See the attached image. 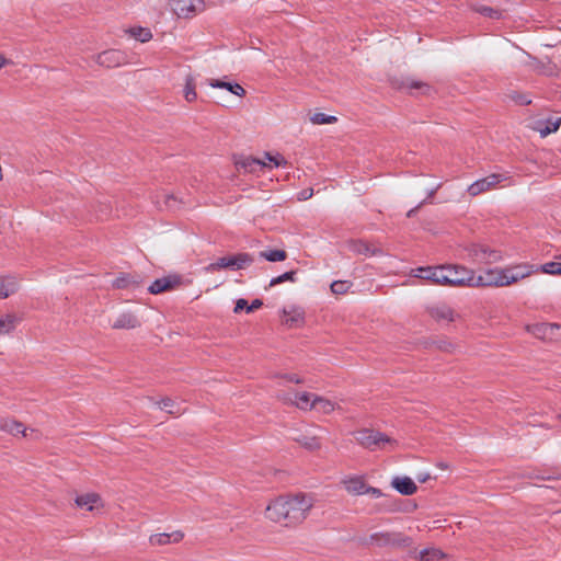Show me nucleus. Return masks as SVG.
Listing matches in <instances>:
<instances>
[{
    "instance_id": "obj_41",
    "label": "nucleus",
    "mask_w": 561,
    "mask_h": 561,
    "mask_svg": "<svg viewBox=\"0 0 561 561\" xmlns=\"http://www.w3.org/2000/svg\"><path fill=\"white\" fill-rule=\"evenodd\" d=\"M352 284L348 280H334L331 284V290L335 295H342L347 293Z\"/></svg>"
},
{
    "instance_id": "obj_2",
    "label": "nucleus",
    "mask_w": 561,
    "mask_h": 561,
    "mask_svg": "<svg viewBox=\"0 0 561 561\" xmlns=\"http://www.w3.org/2000/svg\"><path fill=\"white\" fill-rule=\"evenodd\" d=\"M354 437L360 446L369 450L385 449L386 445L392 446L397 444V442L388 435L369 428L356 431Z\"/></svg>"
},
{
    "instance_id": "obj_18",
    "label": "nucleus",
    "mask_w": 561,
    "mask_h": 561,
    "mask_svg": "<svg viewBox=\"0 0 561 561\" xmlns=\"http://www.w3.org/2000/svg\"><path fill=\"white\" fill-rule=\"evenodd\" d=\"M140 325H141V321L139 320V318L135 313L127 311V312L121 313L116 318V320L112 324V328L116 329V330H122V329L130 330V329L139 328Z\"/></svg>"
},
{
    "instance_id": "obj_25",
    "label": "nucleus",
    "mask_w": 561,
    "mask_h": 561,
    "mask_svg": "<svg viewBox=\"0 0 561 561\" xmlns=\"http://www.w3.org/2000/svg\"><path fill=\"white\" fill-rule=\"evenodd\" d=\"M348 248L356 254H363L365 256H373L381 253L380 250L374 249L369 243L362 240H353L350 242Z\"/></svg>"
},
{
    "instance_id": "obj_54",
    "label": "nucleus",
    "mask_w": 561,
    "mask_h": 561,
    "mask_svg": "<svg viewBox=\"0 0 561 561\" xmlns=\"http://www.w3.org/2000/svg\"><path fill=\"white\" fill-rule=\"evenodd\" d=\"M430 478L431 476L428 473H420L417 476V480L422 483L426 482Z\"/></svg>"
},
{
    "instance_id": "obj_49",
    "label": "nucleus",
    "mask_w": 561,
    "mask_h": 561,
    "mask_svg": "<svg viewBox=\"0 0 561 561\" xmlns=\"http://www.w3.org/2000/svg\"><path fill=\"white\" fill-rule=\"evenodd\" d=\"M100 213H101V214L96 216V217H98V219H101V220H102V219H104L105 217H107V216L110 215V213H111V207H110V205H107V204H102V205H101Z\"/></svg>"
},
{
    "instance_id": "obj_16",
    "label": "nucleus",
    "mask_w": 561,
    "mask_h": 561,
    "mask_svg": "<svg viewBox=\"0 0 561 561\" xmlns=\"http://www.w3.org/2000/svg\"><path fill=\"white\" fill-rule=\"evenodd\" d=\"M503 271L505 274L504 283H506V286H508L529 276L536 270L534 268V265H516L513 267L503 268Z\"/></svg>"
},
{
    "instance_id": "obj_8",
    "label": "nucleus",
    "mask_w": 561,
    "mask_h": 561,
    "mask_svg": "<svg viewBox=\"0 0 561 561\" xmlns=\"http://www.w3.org/2000/svg\"><path fill=\"white\" fill-rule=\"evenodd\" d=\"M467 251L468 255L480 264H493L503 259L500 250L491 249L489 245L482 243H473L467 248Z\"/></svg>"
},
{
    "instance_id": "obj_48",
    "label": "nucleus",
    "mask_w": 561,
    "mask_h": 561,
    "mask_svg": "<svg viewBox=\"0 0 561 561\" xmlns=\"http://www.w3.org/2000/svg\"><path fill=\"white\" fill-rule=\"evenodd\" d=\"M248 306H249V305H248V301H247L245 299H243V298H240V299H238V300L236 301V306H234L233 311H234L236 313H239V312H240V311H242V310H245V311H247V307H248Z\"/></svg>"
},
{
    "instance_id": "obj_30",
    "label": "nucleus",
    "mask_w": 561,
    "mask_h": 561,
    "mask_svg": "<svg viewBox=\"0 0 561 561\" xmlns=\"http://www.w3.org/2000/svg\"><path fill=\"white\" fill-rule=\"evenodd\" d=\"M0 430L11 433V434H22L25 436V426L14 420L3 419L0 420Z\"/></svg>"
},
{
    "instance_id": "obj_59",
    "label": "nucleus",
    "mask_w": 561,
    "mask_h": 561,
    "mask_svg": "<svg viewBox=\"0 0 561 561\" xmlns=\"http://www.w3.org/2000/svg\"><path fill=\"white\" fill-rule=\"evenodd\" d=\"M559 334H560V337H559V340H560L561 339V331H559Z\"/></svg>"
},
{
    "instance_id": "obj_55",
    "label": "nucleus",
    "mask_w": 561,
    "mask_h": 561,
    "mask_svg": "<svg viewBox=\"0 0 561 561\" xmlns=\"http://www.w3.org/2000/svg\"><path fill=\"white\" fill-rule=\"evenodd\" d=\"M439 186L440 185H437L435 188L431 190L428 192L427 198H432L435 195L436 191L439 188Z\"/></svg>"
},
{
    "instance_id": "obj_14",
    "label": "nucleus",
    "mask_w": 561,
    "mask_h": 561,
    "mask_svg": "<svg viewBox=\"0 0 561 561\" xmlns=\"http://www.w3.org/2000/svg\"><path fill=\"white\" fill-rule=\"evenodd\" d=\"M444 265L440 266H426V267H417L415 270H412V275L414 277L430 280L433 284L436 285H443L444 286Z\"/></svg>"
},
{
    "instance_id": "obj_35",
    "label": "nucleus",
    "mask_w": 561,
    "mask_h": 561,
    "mask_svg": "<svg viewBox=\"0 0 561 561\" xmlns=\"http://www.w3.org/2000/svg\"><path fill=\"white\" fill-rule=\"evenodd\" d=\"M313 404H314L313 409H316L324 414H329V413L333 412L335 409V404L332 401H330L325 398L319 397V396L313 398Z\"/></svg>"
},
{
    "instance_id": "obj_36",
    "label": "nucleus",
    "mask_w": 561,
    "mask_h": 561,
    "mask_svg": "<svg viewBox=\"0 0 561 561\" xmlns=\"http://www.w3.org/2000/svg\"><path fill=\"white\" fill-rule=\"evenodd\" d=\"M295 440L308 450H317L321 447L319 439L316 436L300 435Z\"/></svg>"
},
{
    "instance_id": "obj_53",
    "label": "nucleus",
    "mask_w": 561,
    "mask_h": 561,
    "mask_svg": "<svg viewBox=\"0 0 561 561\" xmlns=\"http://www.w3.org/2000/svg\"><path fill=\"white\" fill-rule=\"evenodd\" d=\"M312 193H313L312 188H310V190H304V191L300 193V197H299V199L306 201V199H308V198H310V197L312 196Z\"/></svg>"
},
{
    "instance_id": "obj_37",
    "label": "nucleus",
    "mask_w": 561,
    "mask_h": 561,
    "mask_svg": "<svg viewBox=\"0 0 561 561\" xmlns=\"http://www.w3.org/2000/svg\"><path fill=\"white\" fill-rule=\"evenodd\" d=\"M128 33L130 34L131 37H134L135 39H137L141 43H146L152 38V33L147 27H141V26L131 27L128 31Z\"/></svg>"
},
{
    "instance_id": "obj_57",
    "label": "nucleus",
    "mask_w": 561,
    "mask_h": 561,
    "mask_svg": "<svg viewBox=\"0 0 561 561\" xmlns=\"http://www.w3.org/2000/svg\"><path fill=\"white\" fill-rule=\"evenodd\" d=\"M7 60L0 55V69L5 65Z\"/></svg>"
},
{
    "instance_id": "obj_13",
    "label": "nucleus",
    "mask_w": 561,
    "mask_h": 561,
    "mask_svg": "<svg viewBox=\"0 0 561 561\" xmlns=\"http://www.w3.org/2000/svg\"><path fill=\"white\" fill-rule=\"evenodd\" d=\"M182 284V276L170 274L162 278L156 279L149 287L148 291L152 295H159L165 291L176 289Z\"/></svg>"
},
{
    "instance_id": "obj_7",
    "label": "nucleus",
    "mask_w": 561,
    "mask_h": 561,
    "mask_svg": "<svg viewBox=\"0 0 561 561\" xmlns=\"http://www.w3.org/2000/svg\"><path fill=\"white\" fill-rule=\"evenodd\" d=\"M444 286L470 287L471 270L462 265H444Z\"/></svg>"
},
{
    "instance_id": "obj_43",
    "label": "nucleus",
    "mask_w": 561,
    "mask_h": 561,
    "mask_svg": "<svg viewBox=\"0 0 561 561\" xmlns=\"http://www.w3.org/2000/svg\"><path fill=\"white\" fill-rule=\"evenodd\" d=\"M478 12H480L484 16H489L491 19H500L502 16L501 11L493 9L491 7H481Z\"/></svg>"
},
{
    "instance_id": "obj_38",
    "label": "nucleus",
    "mask_w": 561,
    "mask_h": 561,
    "mask_svg": "<svg viewBox=\"0 0 561 561\" xmlns=\"http://www.w3.org/2000/svg\"><path fill=\"white\" fill-rule=\"evenodd\" d=\"M296 275H297V271L295 270H291V271H288V272H285L284 274L282 275H278L276 277H273L270 282V285L268 287H273V286H276L278 284H282L284 282H291V283H295L296 282Z\"/></svg>"
},
{
    "instance_id": "obj_34",
    "label": "nucleus",
    "mask_w": 561,
    "mask_h": 561,
    "mask_svg": "<svg viewBox=\"0 0 561 561\" xmlns=\"http://www.w3.org/2000/svg\"><path fill=\"white\" fill-rule=\"evenodd\" d=\"M18 323V318L14 314H5V317L0 318V335L8 334L12 332Z\"/></svg>"
},
{
    "instance_id": "obj_32",
    "label": "nucleus",
    "mask_w": 561,
    "mask_h": 561,
    "mask_svg": "<svg viewBox=\"0 0 561 561\" xmlns=\"http://www.w3.org/2000/svg\"><path fill=\"white\" fill-rule=\"evenodd\" d=\"M259 255L268 262H280L287 259V252L280 249L261 251Z\"/></svg>"
},
{
    "instance_id": "obj_12",
    "label": "nucleus",
    "mask_w": 561,
    "mask_h": 561,
    "mask_svg": "<svg viewBox=\"0 0 561 561\" xmlns=\"http://www.w3.org/2000/svg\"><path fill=\"white\" fill-rule=\"evenodd\" d=\"M527 330L537 339L547 341H557L560 337L561 324L558 323H535L528 325Z\"/></svg>"
},
{
    "instance_id": "obj_44",
    "label": "nucleus",
    "mask_w": 561,
    "mask_h": 561,
    "mask_svg": "<svg viewBox=\"0 0 561 561\" xmlns=\"http://www.w3.org/2000/svg\"><path fill=\"white\" fill-rule=\"evenodd\" d=\"M266 158L268 159L270 162H272L275 167H282V165H285L287 162L286 160L284 159L283 156L280 154H277V156H272L270 153H266Z\"/></svg>"
},
{
    "instance_id": "obj_20",
    "label": "nucleus",
    "mask_w": 561,
    "mask_h": 561,
    "mask_svg": "<svg viewBox=\"0 0 561 561\" xmlns=\"http://www.w3.org/2000/svg\"><path fill=\"white\" fill-rule=\"evenodd\" d=\"M184 538V534L181 530H175L173 533L167 534H154L149 537V542L151 546H164L171 542H180Z\"/></svg>"
},
{
    "instance_id": "obj_22",
    "label": "nucleus",
    "mask_w": 561,
    "mask_h": 561,
    "mask_svg": "<svg viewBox=\"0 0 561 561\" xmlns=\"http://www.w3.org/2000/svg\"><path fill=\"white\" fill-rule=\"evenodd\" d=\"M138 278L136 275L122 273L112 282V286L115 289H134L140 284Z\"/></svg>"
},
{
    "instance_id": "obj_50",
    "label": "nucleus",
    "mask_w": 561,
    "mask_h": 561,
    "mask_svg": "<svg viewBox=\"0 0 561 561\" xmlns=\"http://www.w3.org/2000/svg\"><path fill=\"white\" fill-rule=\"evenodd\" d=\"M263 306V301L261 299H254L251 305L247 307V312H253L254 310L261 308Z\"/></svg>"
},
{
    "instance_id": "obj_11",
    "label": "nucleus",
    "mask_w": 561,
    "mask_h": 561,
    "mask_svg": "<svg viewBox=\"0 0 561 561\" xmlns=\"http://www.w3.org/2000/svg\"><path fill=\"white\" fill-rule=\"evenodd\" d=\"M506 180L504 174L492 173L483 179L474 181L469 185L467 192L470 196H478L484 192L494 188L499 183Z\"/></svg>"
},
{
    "instance_id": "obj_47",
    "label": "nucleus",
    "mask_w": 561,
    "mask_h": 561,
    "mask_svg": "<svg viewBox=\"0 0 561 561\" xmlns=\"http://www.w3.org/2000/svg\"><path fill=\"white\" fill-rule=\"evenodd\" d=\"M365 494H369V495H371L375 499H378V497L382 496V492H381L380 489L374 488V486H370V485H367V484H366V488H365Z\"/></svg>"
},
{
    "instance_id": "obj_1",
    "label": "nucleus",
    "mask_w": 561,
    "mask_h": 561,
    "mask_svg": "<svg viewBox=\"0 0 561 561\" xmlns=\"http://www.w3.org/2000/svg\"><path fill=\"white\" fill-rule=\"evenodd\" d=\"M312 505L311 499L305 494L279 496L267 505L265 516L271 522L294 527L306 519Z\"/></svg>"
},
{
    "instance_id": "obj_29",
    "label": "nucleus",
    "mask_w": 561,
    "mask_h": 561,
    "mask_svg": "<svg viewBox=\"0 0 561 561\" xmlns=\"http://www.w3.org/2000/svg\"><path fill=\"white\" fill-rule=\"evenodd\" d=\"M561 124V117L557 118H548L545 122H538V127L536 128L542 137L548 136L551 133H554L559 129Z\"/></svg>"
},
{
    "instance_id": "obj_27",
    "label": "nucleus",
    "mask_w": 561,
    "mask_h": 561,
    "mask_svg": "<svg viewBox=\"0 0 561 561\" xmlns=\"http://www.w3.org/2000/svg\"><path fill=\"white\" fill-rule=\"evenodd\" d=\"M348 493L362 495L365 494L366 483L362 477H352L343 481Z\"/></svg>"
},
{
    "instance_id": "obj_17",
    "label": "nucleus",
    "mask_w": 561,
    "mask_h": 561,
    "mask_svg": "<svg viewBox=\"0 0 561 561\" xmlns=\"http://www.w3.org/2000/svg\"><path fill=\"white\" fill-rule=\"evenodd\" d=\"M430 316L436 321H448L455 320L456 313L451 307L446 304H437L427 308Z\"/></svg>"
},
{
    "instance_id": "obj_46",
    "label": "nucleus",
    "mask_w": 561,
    "mask_h": 561,
    "mask_svg": "<svg viewBox=\"0 0 561 561\" xmlns=\"http://www.w3.org/2000/svg\"><path fill=\"white\" fill-rule=\"evenodd\" d=\"M438 350L444 352H451L454 350V344L446 340H439L435 342Z\"/></svg>"
},
{
    "instance_id": "obj_58",
    "label": "nucleus",
    "mask_w": 561,
    "mask_h": 561,
    "mask_svg": "<svg viewBox=\"0 0 561 561\" xmlns=\"http://www.w3.org/2000/svg\"><path fill=\"white\" fill-rule=\"evenodd\" d=\"M557 259L561 260V254L559 256H557Z\"/></svg>"
},
{
    "instance_id": "obj_4",
    "label": "nucleus",
    "mask_w": 561,
    "mask_h": 561,
    "mask_svg": "<svg viewBox=\"0 0 561 561\" xmlns=\"http://www.w3.org/2000/svg\"><path fill=\"white\" fill-rule=\"evenodd\" d=\"M505 274L503 268H488L483 270L480 274H476L471 270V284L470 287H503L506 286Z\"/></svg>"
},
{
    "instance_id": "obj_21",
    "label": "nucleus",
    "mask_w": 561,
    "mask_h": 561,
    "mask_svg": "<svg viewBox=\"0 0 561 561\" xmlns=\"http://www.w3.org/2000/svg\"><path fill=\"white\" fill-rule=\"evenodd\" d=\"M391 485L402 495H412L417 491V486L410 477H394Z\"/></svg>"
},
{
    "instance_id": "obj_19",
    "label": "nucleus",
    "mask_w": 561,
    "mask_h": 561,
    "mask_svg": "<svg viewBox=\"0 0 561 561\" xmlns=\"http://www.w3.org/2000/svg\"><path fill=\"white\" fill-rule=\"evenodd\" d=\"M76 505L81 510L92 512L102 506V499L96 493H87L76 497Z\"/></svg>"
},
{
    "instance_id": "obj_24",
    "label": "nucleus",
    "mask_w": 561,
    "mask_h": 561,
    "mask_svg": "<svg viewBox=\"0 0 561 561\" xmlns=\"http://www.w3.org/2000/svg\"><path fill=\"white\" fill-rule=\"evenodd\" d=\"M148 400L170 415H179L184 411L181 405L171 398H163L160 401H154L152 398H148Z\"/></svg>"
},
{
    "instance_id": "obj_39",
    "label": "nucleus",
    "mask_w": 561,
    "mask_h": 561,
    "mask_svg": "<svg viewBox=\"0 0 561 561\" xmlns=\"http://www.w3.org/2000/svg\"><path fill=\"white\" fill-rule=\"evenodd\" d=\"M536 271H540L546 274L550 275H561V262H548L539 267L536 268Z\"/></svg>"
},
{
    "instance_id": "obj_5",
    "label": "nucleus",
    "mask_w": 561,
    "mask_h": 561,
    "mask_svg": "<svg viewBox=\"0 0 561 561\" xmlns=\"http://www.w3.org/2000/svg\"><path fill=\"white\" fill-rule=\"evenodd\" d=\"M390 84L399 91H408L411 95H431L434 89L428 83L411 77L392 78Z\"/></svg>"
},
{
    "instance_id": "obj_33",
    "label": "nucleus",
    "mask_w": 561,
    "mask_h": 561,
    "mask_svg": "<svg viewBox=\"0 0 561 561\" xmlns=\"http://www.w3.org/2000/svg\"><path fill=\"white\" fill-rule=\"evenodd\" d=\"M446 554L436 548H426L419 552V559L421 561H435L444 559Z\"/></svg>"
},
{
    "instance_id": "obj_42",
    "label": "nucleus",
    "mask_w": 561,
    "mask_h": 561,
    "mask_svg": "<svg viewBox=\"0 0 561 561\" xmlns=\"http://www.w3.org/2000/svg\"><path fill=\"white\" fill-rule=\"evenodd\" d=\"M304 323V312L295 310L293 316L288 317L285 320V324L293 328V327H300Z\"/></svg>"
},
{
    "instance_id": "obj_15",
    "label": "nucleus",
    "mask_w": 561,
    "mask_h": 561,
    "mask_svg": "<svg viewBox=\"0 0 561 561\" xmlns=\"http://www.w3.org/2000/svg\"><path fill=\"white\" fill-rule=\"evenodd\" d=\"M125 55L117 49L104 50L95 56V62L102 67L115 68L123 65Z\"/></svg>"
},
{
    "instance_id": "obj_40",
    "label": "nucleus",
    "mask_w": 561,
    "mask_h": 561,
    "mask_svg": "<svg viewBox=\"0 0 561 561\" xmlns=\"http://www.w3.org/2000/svg\"><path fill=\"white\" fill-rule=\"evenodd\" d=\"M310 121L316 125H323V124H333L337 121V118L333 115H327L324 113H314Z\"/></svg>"
},
{
    "instance_id": "obj_10",
    "label": "nucleus",
    "mask_w": 561,
    "mask_h": 561,
    "mask_svg": "<svg viewBox=\"0 0 561 561\" xmlns=\"http://www.w3.org/2000/svg\"><path fill=\"white\" fill-rule=\"evenodd\" d=\"M171 8L179 18L190 19L205 9L204 0H171Z\"/></svg>"
},
{
    "instance_id": "obj_9",
    "label": "nucleus",
    "mask_w": 561,
    "mask_h": 561,
    "mask_svg": "<svg viewBox=\"0 0 561 561\" xmlns=\"http://www.w3.org/2000/svg\"><path fill=\"white\" fill-rule=\"evenodd\" d=\"M317 397L313 393L309 392H283L277 394V399L282 401L286 405H294L302 411H308L313 409V398Z\"/></svg>"
},
{
    "instance_id": "obj_26",
    "label": "nucleus",
    "mask_w": 561,
    "mask_h": 561,
    "mask_svg": "<svg viewBox=\"0 0 561 561\" xmlns=\"http://www.w3.org/2000/svg\"><path fill=\"white\" fill-rule=\"evenodd\" d=\"M237 165L239 169H242L245 172L254 173L257 171H262L266 167V163L259 159L248 157L241 161H238Z\"/></svg>"
},
{
    "instance_id": "obj_3",
    "label": "nucleus",
    "mask_w": 561,
    "mask_h": 561,
    "mask_svg": "<svg viewBox=\"0 0 561 561\" xmlns=\"http://www.w3.org/2000/svg\"><path fill=\"white\" fill-rule=\"evenodd\" d=\"M365 543L375 545L379 548H407L411 546L412 539L399 531H380L371 534Z\"/></svg>"
},
{
    "instance_id": "obj_56",
    "label": "nucleus",
    "mask_w": 561,
    "mask_h": 561,
    "mask_svg": "<svg viewBox=\"0 0 561 561\" xmlns=\"http://www.w3.org/2000/svg\"><path fill=\"white\" fill-rule=\"evenodd\" d=\"M171 202H176L175 197L169 196L168 199L165 201L167 206L171 207Z\"/></svg>"
},
{
    "instance_id": "obj_45",
    "label": "nucleus",
    "mask_w": 561,
    "mask_h": 561,
    "mask_svg": "<svg viewBox=\"0 0 561 561\" xmlns=\"http://www.w3.org/2000/svg\"><path fill=\"white\" fill-rule=\"evenodd\" d=\"M511 98L519 105H528L531 103L530 99L525 94L514 93Z\"/></svg>"
},
{
    "instance_id": "obj_23",
    "label": "nucleus",
    "mask_w": 561,
    "mask_h": 561,
    "mask_svg": "<svg viewBox=\"0 0 561 561\" xmlns=\"http://www.w3.org/2000/svg\"><path fill=\"white\" fill-rule=\"evenodd\" d=\"M207 82L211 88L226 89L237 96H243L245 94L244 88L237 82H226L219 79H209Z\"/></svg>"
},
{
    "instance_id": "obj_51",
    "label": "nucleus",
    "mask_w": 561,
    "mask_h": 561,
    "mask_svg": "<svg viewBox=\"0 0 561 561\" xmlns=\"http://www.w3.org/2000/svg\"><path fill=\"white\" fill-rule=\"evenodd\" d=\"M283 378H285L287 381L289 382H295V383H302V379H300L297 375L295 374H285V375H282Z\"/></svg>"
},
{
    "instance_id": "obj_52",
    "label": "nucleus",
    "mask_w": 561,
    "mask_h": 561,
    "mask_svg": "<svg viewBox=\"0 0 561 561\" xmlns=\"http://www.w3.org/2000/svg\"><path fill=\"white\" fill-rule=\"evenodd\" d=\"M426 203V199L422 201L419 205H416L415 207H413L412 209H410L408 213H407V217L408 218H412L415 216V214L417 213V210Z\"/></svg>"
},
{
    "instance_id": "obj_28",
    "label": "nucleus",
    "mask_w": 561,
    "mask_h": 561,
    "mask_svg": "<svg viewBox=\"0 0 561 561\" xmlns=\"http://www.w3.org/2000/svg\"><path fill=\"white\" fill-rule=\"evenodd\" d=\"M18 282L14 277L8 276L0 279V299L8 298L18 291Z\"/></svg>"
},
{
    "instance_id": "obj_31",
    "label": "nucleus",
    "mask_w": 561,
    "mask_h": 561,
    "mask_svg": "<svg viewBox=\"0 0 561 561\" xmlns=\"http://www.w3.org/2000/svg\"><path fill=\"white\" fill-rule=\"evenodd\" d=\"M183 94L184 99L190 103L196 101L197 99L196 82L195 78L192 75H187L185 78Z\"/></svg>"
},
{
    "instance_id": "obj_6",
    "label": "nucleus",
    "mask_w": 561,
    "mask_h": 561,
    "mask_svg": "<svg viewBox=\"0 0 561 561\" xmlns=\"http://www.w3.org/2000/svg\"><path fill=\"white\" fill-rule=\"evenodd\" d=\"M252 263V255L245 252H241L234 255L219 257L216 262L210 263L207 266V271L214 272L221 268L238 271L250 266Z\"/></svg>"
}]
</instances>
